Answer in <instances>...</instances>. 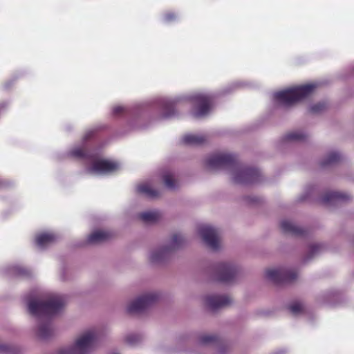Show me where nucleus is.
Instances as JSON below:
<instances>
[{"label":"nucleus","instance_id":"f257e3e1","mask_svg":"<svg viewBox=\"0 0 354 354\" xmlns=\"http://www.w3.org/2000/svg\"><path fill=\"white\" fill-rule=\"evenodd\" d=\"M24 301L29 313L38 318H50L58 314L66 304L62 296L52 295L41 298L33 293L24 297Z\"/></svg>","mask_w":354,"mask_h":354},{"label":"nucleus","instance_id":"f03ea898","mask_svg":"<svg viewBox=\"0 0 354 354\" xmlns=\"http://www.w3.org/2000/svg\"><path fill=\"white\" fill-rule=\"evenodd\" d=\"M315 88L313 84L301 85L277 92L274 97L281 104L290 106L310 95Z\"/></svg>","mask_w":354,"mask_h":354},{"label":"nucleus","instance_id":"7ed1b4c3","mask_svg":"<svg viewBox=\"0 0 354 354\" xmlns=\"http://www.w3.org/2000/svg\"><path fill=\"white\" fill-rule=\"evenodd\" d=\"M97 341L96 333L89 330L82 334L72 347L64 348L60 354H88L95 347Z\"/></svg>","mask_w":354,"mask_h":354},{"label":"nucleus","instance_id":"20e7f679","mask_svg":"<svg viewBox=\"0 0 354 354\" xmlns=\"http://www.w3.org/2000/svg\"><path fill=\"white\" fill-rule=\"evenodd\" d=\"M206 164L211 169L234 168L237 161L235 156L230 153H218L210 156Z\"/></svg>","mask_w":354,"mask_h":354},{"label":"nucleus","instance_id":"39448f33","mask_svg":"<svg viewBox=\"0 0 354 354\" xmlns=\"http://www.w3.org/2000/svg\"><path fill=\"white\" fill-rule=\"evenodd\" d=\"M91 161L92 162L91 165L87 169V171L90 174H106L120 169V165L118 162L106 159L97 158L95 155Z\"/></svg>","mask_w":354,"mask_h":354},{"label":"nucleus","instance_id":"423d86ee","mask_svg":"<svg viewBox=\"0 0 354 354\" xmlns=\"http://www.w3.org/2000/svg\"><path fill=\"white\" fill-rule=\"evenodd\" d=\"M195 112L194 115L196 118L206 115L210 111L213 104V98L207 94L198 93L192 97Z\"/></svg>","mask_w":354,"mask_h":354},{"label":"nucleus","instance_id":"0eeeda50","mask_svg":"<svg viewBox=\"0 0 354 354\" xmlns=\"http://www.w3.org/2000/svg\"><path fill=\"white\" fill-rule=\"evenodd\" d=\"M261 173L259 169L252 167L238 168L234 181L238 184H251L260 181Z\"/></svg>","mask_w":354,"mask_h":354},{"label":"nucleus","instance_id":"6e6552de","mask_svg":"<svg viewBox=\"0 0 354 354\" xmlns=\"http://www.w3.org/2000/svg\"><path fill=\"white\" fill-rule=\"evenodd\" d=\"M198 233L204 242L213 250H216L220 247V241L218 230L212 226L202 225L198 227Z\"/></svg>","mask_w":354,"mask_h":354},{"label":"nucleus","instance_id":"1a4fd4ad","mask_svg":"<svg viewBox=\"0 0 354 354\" xmlns=\"http://www.w3.org/2000/svg\"><path fill=\"white\" fill-rule=\"evenodd\" d=\"M266 277L275 283L292 281L297 278V272L284 268L268 269L266 272Z\"/></svg>","mask_w":354,"mask_h":354},{"label":"nucleus","instance_id":"9d476101","mask_svg":"<svg viewBox=\"0 0 354 354\" xmlns=\"http://www.w3.org/2000/svg\"><path fill=\"white\" fill-rule=\"evenodd\" d=\"M184 242L183 237L178 234H174L171 238V243L169 246L164 247L158 251L153 252L151 257V261L157 263L164 259L165 255L171 250L178 248L182 245Z\"/></svg>","mask_w":354,"mask_h":354},{"label":"nucleus","instance_id":"9b49d317","mask_svg":"<svg viewBox=\"0 0 354 354\" xmlns=\"http://www.w3.org/2000/svg\"><path fill=\"white\" fill-rule=\"evenodd\" d=\"M155 295H143L132 301L127 307L129 313H140L149 308L156 301Z\"/></svg>","mask_w":354,"mask_h":354},{"label":"nucleus","instance_id":"f8f14e48","mask_svg":"<svg viewBox=\"0 0 354 354\" xmlns=\"http://www.w3.org/2000/svg\"><path fill=\"white\" fill-rule=\"evenodd\" d=\"M232 303V299L225 295H212L205 297V304L210 311L214 312Z\"/></svg>","mask_w":354,"mask_h":354},{"label":"nucleus","instance_id":"ddd939ff","mask_svg":"<svg viewBox=\"0 0 354 354\" xmlns=\"http://www.w3.org/2000/svg\"><path fill=\"white\" fill-rule=\"evenodd\" d=\"M237 272L236 268L229 263H220L217 266V276L216 279L223 281L228 282L234 279Z\"/></svg>","mask_w":354,"mask_h":354},{"label":"nucleus","instance_id":"4468645a","mask_svg":"<svg viewBox=\"0 0 354 354\" xmlns=\"http://www.w3.org/2000/svg\"><path fill=\"white\" fill-rule=\"evenodd\" d=\"M351 199V196L343 192H329L322 197V203L324 205H338L340 203L346 202Z\"/></svg>","mask_w":354,"mask_h":354},{"label":"nucleus","instance_id":"2eb2a0df","mask_svg":"<svg viewBox=\"0 0 354 354\" xmlns=\"http://www.w3.org/2000/svg\"><path fill=\"white\" fill-rule=\"evenodd\" d=\"M4 272L5 275L10 279H23L30 276V271L19 265L8 266Z\"/></svg>","mask_w":354,"mask_h":354},{"label":"nucleus","instance_id":"dca6fc26","mask_svg":"<svg viewBox=\"0 0 354 354\" xmlns=\"http://www.w3.org/2000/svg\"><path fill=\"white\" fill-rule=\"evenodd\" d=\"M113 236V234L106 230H96L91 233L87 238L88 243H100L110 240Z\"/></svg>","mask_w":354,"mask_h":354},{"label":"nucleus","instance_id":"f3484780","mask_svg":"<svg viewBox=\"0 0 354 354\" xmlns=\"http://www.w3.org/2000/svg\"><path fill=\"white\" fill-rule=\"evenodd\" d=\"M280 226L284 233L290 234L293 236H303L305 233L304 229L294 225L288 221H282Z\"/></svg>","mask_w":354,"mask_h":354},{"label":"nucleus","instance_id":"a211bd4d","mask_svg":"<svg viewBox=\"0 0 354 354\" xmlns=\"http://www.w3.org/2000/svg\"><path fill=\"white\" fill-rule=\"evenodd\" d=\"M69 154L71 156L91 160L93 159L94 154L91 153L85 147H77L72 149Z\"/></svg>","mask_w":354,"mask_h":354},{"label":"nucleus","instance_id":"6ab92c4d","mask_svg":"<svg viewBox=\"0 0 354 354\" xmlns=\"http://www.w3.org/2000/svg\"><path fill=\"white\" fill-rule=\"evenodd\" d=\"M57 239V236L53 233H42L37 236L36 244L40 248H44L53 243Z\"/></svg>","mask_w":354,"mask_h":354},{"label":"nucleus","instance_id":"aec40b11","mask_svg":"<svg viewBox=\"0 0 354 354\" xmlns=\"http://www.w3.org/2000/svg\"><path fill=\"white\" fill-rule=\"evenodd\" d=\"M207 138L203 135L187 134L183 137L182 142L185 145H200L203 144Z\"/></svg>","mask_w":354,"mask_h":354},{"label":"nucleus","instance_id":"412c9836","mask_svg":"<svg viewBox=\"0 0 354 354\" xmlns=\"http://www.w3.org/2000/svg\"><path fill=\"white\" fill-rule=\"evenodd\" d=\"M161 214L158 211L145 212L139 214L138 217L146 223H155L160 219Z\"/></svg>","mask_w":354,"mask_h":354},{"label":"nucleus","instance_id":"4be33fe9","mask_svg":"<svg viewBox=\"0 0 354 354\" xmlns=\"http://www.w3.org/2000/svg\"><path fill=\"white\" fill-rule=\"evenodd\" d=\"M137 190L139 193L143 194L151 198H154L159 196L158 192L153 189L149 184L147 183L138 185Z\"/></svg>","mask_w":354,"mask_h":354},{"label":"nucleus","instance_id":"5701e85b","mask_svg":"<svg viewBox=\"0 0 354 354\" xmlns=\"http://www.w3.org/2000/svg\"><path fill=\"white\" fill-rule=\"evenodd\" d=\"M341 155L337 152L329 153L326 158L321 162L322 167L329 166L335 163H337L341 160Z\"/></svg>","mask_w":354,"mask_h":354},{"label":"nucleus","instance_id":"b1692460","mask_svg":"<svg viewBox=\"0 0 354 354\" xmlns=\"http://www.w3.org/2000/svg\"><path fill=\"white\" fill-rule=\"evenodd\" d=\"M163 181L165 186L169 189H174L177 187V182L170 173H165L163 175Z\"/></svg>","mask_w":354,"mask_h":354},{"label":"nucleus","instance_id":"393cba45","mask_svg":"<svg viewBox=\"0 0 354 354\" xmlns=\"http://www.w3.org/2000/svg\"><path fill=\"white\" fill-rule=\"evenodd\" d=\"M306 138V135L300 132H290L284 136L287 141H301Z\"/></svg>","mask_w":354,"mask_h":354},{"label":"nucleus","instance_id":"a878e982","mask_svg":"<svg viewBox=\"0 0 354 354\" xmlns=\"http://www.w3.org/2000/svg\"><path fill=\"white\" fill-rule=\"evenodd\" d=\"M52 333V330L48 324L41 325L39 328V335L41 338L45 339Z\"/></svg>","mask_w":354,"mask_h":354},{"label":"nucleus","instance_id":"bb28decb","mask_svg":"<svg viewBox=\"0 0 354 354\" xmlns=\"http://www.w3.org/2000/svg\"><path fill=\"white\" fill-rule=\"evenodd\" d=\"M288 309L293 315H297L302 311L303 306L300 302L295 301L289 305Z\"/></svg>","mask_w":354,"mask_h":354},{"label":"nucleus","instance_id":"cd10ccee","mask_svg":"<svg viewBox=\"0 0 354 354\" xmlns=\"http://www.w3.org/2000/svg\"><path fill=\"white\" fill-rule=\"evenodd\" d=\"M326 108V105L324 102H319L312 106L310 109V111L312 113H319L324 111Z\"/></svg>","mask_w":354,"mask_h":354},{"label":"nucleus","instance_id":"c85d7f7f","mask_svg":"<svg viewBox=\"0 0 354 354\" xmlns=\"http://www.w3.org/2000/svg\"><path fill=\"white\" fill-rule=\"evenodd\" d=\"M216 337L214 335H203L200 338V343L203 344H209L214 342Z\"/></svg>","mask_w":354,"mask_h":354},{"label":"nucleus","instance_id":"c756f323","mask_svg":"<svg viewBox=\"0 0 354 354\" xmlns=\"http://www.w3.org/2000/svg\"><path fill=\"white\" fill-rule=\"evenodd\" d=\"M165 117L169 118L175 114V110L174 108L173 104H167L165 107Z\"/></svg>","mask_w":354,"mask_h":354},{"label":"nucleus","instance_id":"7c9ffc66","mask_svg":"<svg viewBox=\"0 0 354 354\" xmlns=\"http://www.w3.org/2000/svg\"><path fill=\"white\" fill-rule=\"evenodd\" d=\"M176 19V15L172 12H167L164 15L163 20L165 22H171Z\"/></svg>","mask_w":354,"mask_h":354},{"label":"nucleus","instance_id":"2f4dec72","mask_svg":"<svg viewBox=\"0 0 354 354\" xmlns=\"http://www.w3.org/2000/svg\"><path fill=\"white\" fill-rule=\"evenodd\" d=\"M320 248H321V246L319 245H311L310 248V257H313L315 253H317L319 250Z\"/></svg>","mask_w":354,"mask_h":354},{"label":"nucleus","instance_id":"473e14b6","mask_svg":"<svg viewBox=\"0 0 354 354\" xmlns=\"http://www.w3.org/2000/svg\"><path fill=\"white\" fill-rule=\"evenodd\" d=\"M124 111V108L122 106H116L113 109V113L115 115H120Z\"/></svg>","mask_w":354,"mask_h":354},{"label":"nucleus","instance_id":"72a5a7b5","mask_svg":"<svg viewBox=\"0 0 354 354\" xmlns=\"http://www.w3.org/2000/svg\"><path fill=\"white\" fill-rule=\"evenodd\" d=\"M9 351V348L7 346L0 344V353H7Z\"/></svg>","mask_w":354,"mask_h":354},{"label":"nucleus","instance_id":"f704fd0d","mask_svg":"<svg viewBox=\"0 0 354 354\" xmlns=\"http://www.w3.org/2000/svg\"><path fill=\"white\" fill-rule=\"evenodd\" d=\"M8 185V182H6V180L0 179V188L5 187H6Z\"/></svg>","mask_w":354,"mask_h":354},{"label":"nucleus","instance_id":"c9c22d12","mask_svg":"<svg viewBox=\"0 0 354 354\" xmlns=\"http://www.w3.org/2000/svg\"><path fill=\"white\" fill-rule=\"evenodd\" d=\"M7 106V104L6 102H2L0 104V111L4 109Z\"/></svg>","mask_w":354,"mask_h":354},{"label":"nucleus","instance_id":"e433bc0d","mask_svg":"<svg viewBox=\"0 0 354 354\" xmlns=\"http://www.w3.org/2000/svg\"><path fill=\"white\" fill-rule=\"evenodd\" d=\"M92 136V132H90V133H87L86 135L85 136V139L87 140L89 138H91Z\"/></svg>","mask_w":354,"mask_h":354},{"label":"nucleus","instance_id":"4c0bfd02","mask_svg":"<svg viewBox=\"0 0 354 354\" xmlns=\"http://www.w3.org/2000/svg\"><path fill=\"white\" fill-rule=\"evenodd\" d=\"M128 342L131 344H132L133 342V341L132 339H131V337H128Z\"/></svg>","mask_w":354,"mask_h":354}]
</instances>
